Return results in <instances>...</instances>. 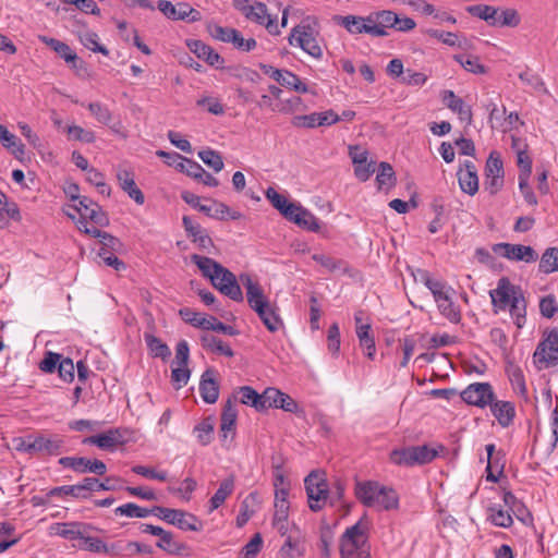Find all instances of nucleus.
Masks as SVG:
<instances>
[{"mask_svg":"<svg viewBox=\"0 0 558 558\" xmlns=\"http://www.w3.org/2000/svg\"><path fill=\"white\" fill-rule=\"evenodd\" d=\"M493 312L508 310L515 326L520 329L526 322V300L520 286L511 283L508 277H501L496 289L489 291Z\"/></svg>","mask_w":558,"mask_h":558,"instance_id":"nucleus-1","label":"nucleus"},{"mask_svg":"<svg viewBox=\"0 0 558 558\" xmlns=\"http://www.w3.org/2000/svg\"><path fill=\"white\" fill-rule=\"evenodd\" d=\"M191 260L197 266L202 275L208 278L211 284L222 294L236 302L243 301L241 287L233 272L210 257L193 254Z\"/></svg>","mask_w":558,"mask_h":558,"instance_id":"nucleus-2","label":"nucleus"},{"mask_svg":"<svg viewBox=\"0 0 558 558\" xmlns=\"http://www.w3.org/2000/svg\"><path fill=\"white\" fill-rule=\"evenodd\" d=\"M355 496L366 507L392 510L399 507L397 492L375 481L356 482Z\"/></svg>","mask_w":558,"mask_h":558,"instance_id":"nucleus-3","label":"nucleus"},{"mask_svg":"<svg viewBox=\"0 0 558 558\" xmlns=\"http://www.w3.org/2000/svg\"><path fill=\"white\" fill-rule=\"evenodd\" d=\"M444 450V446L430 447L428 445L410 446L401 449H395L390 459L398 465L413 466L432 462Z\"/></svg>","mask_w":558,"mask_h":558,"instance_id":"nucleus-4","label":"nucleus"},{"mask_svg":"<svg viewBox=\"0 0 558 558\" xmlns=\"http://www.w3.org/2000/svg\"><path fill=\"white\" fill-rule=\"evenodd\" d=\"M233 7L248 21L265 26L270 34H279L277 19L268 13L265 3L258 1L251 3L250 0H233Z\"/></svg>","mask_w":558,"mask_h":558,"instance_id":"nucleus-5","label":"nucleus"},{"mask_svg":"<svg viewBox=\"0 0 558 558\" xmlns=\"http://www.w3.org/2000/svg\"><path fill=\"white\" fill-rule=\"evenodd\" d=\"M73 209L80 214L77 227L81 232H84L85 228L107 227L109 225L107 214L96 202L87 196H82L80 203L75 204Z\"/></svg>","mask_w":558,"mask_h":558,"instance_id":"nucleus-6","label":"nucleus"},{"mask_svg":"<svg viewBox=\"0 0 558 558\" xmlns=\"http://www.w3.org/2000/svg\"><path fill=\"white\" fill-rule=\"evenodd\" d=\"M368 524L363 520L348 527L340 537V555L342 558H351L365 547L367 543Z\"/></svg>","mask_w":558,"mask_h":558,"instance_id":"nucleus-7","label":"nucleus"},{"mask_svg":"<svg viewBox=\"0 0 558 558\" xmlns=\"http://www.w3.org/2000/svg\"><path fill=\"white\" fill-rule=\"evenodd\" d=\"M154 515L160 520L175 525L183 531H201L203 527L202 522L198 518L190 512L181 509H171L161 506L153 507Z\"/></svg>","mask_w":558,"mask_h":558,"instance_id":"nucleus-8","label":"nucleus"},{"mask_svg":"<svg viewBox=\"0 0 558 558\" xmlns=\"http://www.w3.org/2000/svg\"><path fill=\"white\" fill-rule=\"evenodd\" d=\"M289 44L302 48L315 59L323 57V48L316 38L314 28L310 24L301 23L293 27L289 36Z\"/></svg>","mask_w":558,"mask_h":558,"instance_id":"nucleus-9","label":"nucleus"},{"mask_svg":"<svg viewBox=\"0 0 558 558\" xmlns=\"http://www.w3.org/2000/svg\"><path fill=\"white\" fill-rule=\"evenodd\" d=\"M533 357L538 369L556 366L558 364L557 329L550 330L547 337L538 343Z\"/></svg>","mask_w":558,"mask_h":558,"instance_id":"nucleus-10","label":"nucleus"},{"mask_svg":"<svg viewBox=\"0 0 558 558\" xmlns=\"http://www.w3.org/2000/svg\"><path fill=\"white\" fill-rule=\"evenodd\" d=\"M308 506L312 511H319L328 497V485L318 472L310 473L304 480Z\"/></svg>","mask_w":558,"mask_h":558,"instance_id":"nucleus-11","label":"nucleus"},{"mask_svg":"<svg viewBox=\"0 0 558 558\" xmlns=\"http://www.w3.org/2000/svg\"><path fill=\"white\" fill-rule=\"evenodd\" d=\"M492 251L509 260L534 263L538 255L532 246L511 243H496L492 246Z\"/></svg>","mask_w":558,"mask_h":558,"instance_id":"nucleus-12","label":"nucleus"},{"mask_svg":"<svg viewBox=\"0 0 558 558\" xmlns=\"http://www.w3.org/2000/svg\"><path fill=\"white\" fill-rule=\"evenodd\" d=\"M58 463L63 468L73 470L76 473H93L96 475H105L107 465L98 459H88L85 457H62Z\"/></svg>","mask_w":558,"mask_h":558,"instance_id":"nucleus-13","label":"nucleus"},{"mask_svg":"<svg viewBox=\"0 0 558 558\" xmlns=\"http://www.w3.org/2000/svg\"><path fill=\"white\" fill-rule=\"evenodd\" d=\"M461 398L469 404L485 408L494 401L495 393L490 384L474 383L461 392Z\"/></svg>","mask_w":558,"mask_h":558,"instance_id":"nucleus-14","label":"nucleus"},{"mask_svg":"<svg viewBox=\"0 0 558 558\" xmlns=\"http://www.w3.org/2000/svg\"><path fill=\"white\" fill-rule=\"evenodd\" d=\"M157 8L166 17L170 20H187L189 22H198L202 20L201 12L193 9L187 3H178L174 5L168 0H159Z\"/></svg>","mask_w":558,"mask_h":558,"instance_id":"nucleus-15","label":"nucleus"},{"mask_svg":"<svg viewBox=\"0 0 558 558\" xmlns=\"http://www.w3.org/2000/svg\"><path fill=\"white\" fill-rule=\"evenodd\" d=\"M260 70L269 75L272 80L278 82L281 86L293 89L298 93L305 94L308 92V87L303 83L298 75L288 71L279 70L268 64H260Z\"/></svg>","mask_w":558,"mask_h":558,"instance_id":"nucleus-16","label":"nucleus"},{"mask_svg":"<svg viewBox=\"0 0 558 558\" xmlns=\"http://www.w3.org/2000/svg\"><path fill=\"white\" fill-rule=\"evenodd\" d=\"M182 223L186 235L191 241L197 244L199 250L210 254L211 250L215 248V245L207 230L199 223L195 222L190 216H184L182 218Z\"/></svg>","mask_w":558,"mask_h":558,"instance_id":"nucleus-17","label":"nucleus"},{"mask_svg":"<svg viewBox=\"0 0 558 558\" xmlns=\"http://www.w3.org/2000/svg\"><path fill=\"white\" fill-rule=\"evenodd\" d=\"M84 233L99 239L100 248L98 251V256H106L109 254H121L124 250L123 243L112 234L101 231L99 228L92 227L85 228Z\"/></svg>","mask_w":558,"mask_h":558,"instance_id":"nucleus-18","label":"nucleus"},{"mask_svg":"<svg viewBox=\"0 0 558 558\" xmlns=\"http://www.w3.org/2000/svg\"><path fill=\"white\" fill-rule=\"evenodd\" d=\"M84 445H95L102 450H114L125 442L124 432L121 428H111L105 433L86 437Z\"/></svg>","mask_w":558,"mask_h":558,"instance_id":"nucleus-19","label":"nucleus"},{"mask_svg":"<svg viewBox=\"0 0 558 558\" xmlns=\"http://www.w3.org/2000/svg\"><path fill=\"white\" fill-rule=\"evenodd\" d=\"M337 123V112L332 109L323 112H312L304 116H295L292 124L295 128L313 129L316 126L332 125Z\"/></svg>","mask_w":558,"mask_h":558,"instance_id":"nucleus-20","label":"nucleus"},{"mask_svg":"<svg viewBox=\"0 0 558 558\" xmlns=\"http://www.w3.org/2000/svg\"><path fill=\"white\" fill-rule=\"evenodd\" d=\"M181 197L186 204H189L193 208L198 209L199 211L204 213L206 216L210 218L226 220V214H229V206L221 202L214 201L215 213H211V207L201 204V198L197 195L184 191L181 193Z\"/></svg>","mask_w":558,"mask_h":558,"instance_id":"nucleus-21","label":"nucleus"},{"mask_svg":"<svg viewBox=\"0 0 558 558\" xmlns=\"http://www.w3.org/2000/svg\"><path fill=\"white\" fill-rule=\"evenodd\" d=\"M263 399L265 402V410L276 408L291 413L298 410L296 402L289 395L276 388H267L263 392Z\"/></svg>","mask_w":558,"mask_h":558,"instance_id":"nucleus-22","label":"nucleus"},{"mask_svg":"<svg viewBox=\"0 0 558 558\" xmlns=\"http://www.w3.org/2000/svg\"><path fill=\"white\" fill-rule=\"evenodd\" d=\"M64 446L63 438L56 434H38L35 436V454L58 456Z\"/></svg>","mask_w":558,"mask_h":558,"instance_id":"nucleus-23","label":"nucleus"},{"mask_svg":"<svg viewBox=\"0 0 558 558\" xmlns=\"http://www.w3.org/2000/svg\"><path fill=\"white\" fill-rule=\"evenodd\" d=\"M239 279L246 290V300L252 310H257L262 304L269 302L267 296L264 294L260 284L254 281L251 275L241 274Z\"/></svg>","mask_w":558,"mask_h":558,"instance_id":"nucleus-24","label":"nucleus"},{"mask_svg":"<svg viewBox=\"0 0 558 558\" xmlns=\"http://www.w3.org/2000/svg\"><path fill=\"white\" fill-rule=\"evenodd\" d=\"M39 40L53 49L72 69L77 70L83 66L84 62L68 44L47 36H39Z\"/></svg>","mask_w":558,"mask_h":558,"instance_id":"nucleus-25","label":"nucleus"},{"mask_svg":"<svg viewBox=\"0 0 558 558\" xmlns=\"http://www.w3.org/2000/svg\"><path fill=\"white\" fill-rule=\"evenodd\" d=\"M51 533L69 541L81 539L85 530H96L93 525L84 522H61L51 527Z\"/></svg>","mask_w":558,"mask_h":558,"instance_id":"nucleus-26","label":"nucleus"},{"mask_svg":"<svg viewBox=\"0 0 558 558\" xmlns=\"http://www.w3.org/2000/svg\"><path fill=\"white\" fill-rule=\"evenodd\" d=\"M187 47L194 54L197 56V58L203 59L210 66L216 69H221L223 66L225 59L210 46L204 44L202 40H190L187 43Z\"/></svg>","mask_w":558,"mask_h":558,"instance_id":"nucleus-27","label":"nucleus"},{"mask_svg":"<svg viewBox=\"0 0 558 558\" xmlns=\"http://www.w3.org/2000/svg\"><path fill=\"white\" fill-rule=\"evenodd\" d=\"M157 155L163 158H173L175 163V169L186 173L189 177L193 179H198L202 174H204V168L196 161L185 158L178 153H166L163 150H158Z\"/></svg>","mask_w":558,"mask_h":558,"instance_id":"nucleus-28","label":"nucleus"},{"mask_svg":"<svg viewBox=\"0 0 558 558\" xmlns=\"http://www.w3.org/2000/svg\"><path fill=\"white\" fill-rule=\"evenodd\" d=\"M441 99L444 104L459 116L461 121L468 124L472 122V109L462 98L458 97L452 90H444Z\"/></svg>","mask_w":558,"mask_h":558,"instance_id":"nucleus-29","label":"nucleus"},{"mask_svg":"<svg viewBox=\"0 0 558 558\" xmlns=\"http://www.w3.org/2000/svg\"><path fill=\"white\" fill-rule=\"evenodd\" d=\"M289 216L290 217L287 219L294 222L302 229L317 232L320 228L319 220L310 210L302 207L300 204L295 205V208H293L292 214Z\"/></svg>","mask_w":558,"mask_h":558,"instance_id":"nucleus-30","label":"nucleus"},{"mask_svg":"<svg viewBox=\"0 0 558 558\" xmlns=\"http://www.w3.org/2000/svg\"><path fill=\"white\" fill-rule=\"evenodd\" d=\"M489 408L501 427H509L513 423L515 416V408L512 402L494 399V401H492L489 404Z\"/></svg>","mask_w":558,"mask_h":558,"instance_id":"nucleus-31","label":"nucleus"},{"mask_svg":"<svg viewBox=\"0 0 558 558\" xmlns=\"http://www.w3.org/2000/svg\"><path fill=\"white\" fill-rule=\"evenodd\" d=\"M215 372L213 369H206L201 377L199 381V393L202 399L209 404L215 403L219 397V386L214 378Z\"/></svg>","mask_w":558,"mask_h":558,"instance_id":"nucleus-32","label":"nucleus"},{"mask_svg":"<svg viewBox=\"0 0 558 558\" xmlns=\"http://www.w3.org/2000/svg\"><path fill=\"white\" fill-rule=\"evenodd\" d=\"M464 167V170L458 172L459 185L464 193L474 195L478 191L476 168L474 163L469 160L465 161Z\"/></svg>","mask_w":558,"mask_h":558,"instance_id":"nucleus-33","label":"nucleus"},{"mask_svg":"<svg viewBox=\"0 0 558 558\" xmlns=\"http://www.w3.org/2000/svg\"><path fill=\"white\" fill-rule=\"evenodd\" d=\"M253 311L258 315L270 332H276L283 326L282 319L277 313V308L270 302L264 303L259 308Z\"/></svg>","mask_w":558,"mask_h":558,"instance_id":"nucleus-34","label":"nucleus"},{"mask_svg":"<svg viewBox=\"0 0 558 558\" xmlns=\"http://www.w3.org/2000/svg\"><path fill=\"white\" fill-rule=\"evenodd\" d=\"M120 187L136 202L142 205L145 202L143 192L137 187L133 174L128 170H120L117 174Z\"/></svg>","mask_w":558,"mask_h":558,"instance_id":"nucleus-35","label":"nucleus"},{"mask_svg":"<svg viewBox=\"0 0 558 558\" xmlns=\"http://www.w3.org/2000/svg\"><path fill=\"white\" fill-rule=\"evenodd\" d=\"M231 399L234 403L240 401L243 404L254 407L257 411L265 410L263 393L258 395L257 391L250 386L240 387Z\"/></svg>","mask_w":558,"mask_h":558,"instance_id":"nucleus-36","label":"nucleus"},{"mask_svg":"<svg viewBox=\"0 0 558 558\" xmlns=\"http://www.w3.org/2000/svg\"><path fill=\"white\" fill-rule=\"evenodd\" d=\"M156 546L166 553L173 556H187L189 555V546L184 543H181L174 538L173 533L166 531L159 541L156 543Z\"/></svg>","mask_w":558,"mask_h":558,"instance_id":"nucleus-37","label":"nucleus"},{"mask_svg":"<svg viewBox=\"0 0 558 558\" xmlns=\"http://www.w3.org/2000/svg\"><path fill=\"white\" fill-rule=\"evenodd\" d=\"M333 22L345 28L352 35L365 34V31H374L373 28H368L365 26L363 16L357 15H335L332 17Z\"/></svg>","mask_w":558,"mask_h":558,"instance_id":"nucleus-38","label":"nucleus"},{"mask_svg":"<svg viewBox=\"0 0 558 558\" xmlns=\"http://www.w3.org/2000/svg\"><path fill=\"white\" fill-rule=\"evenodd\" d=\"M234 477L229 476L220 482L219 488L214 494V496L210 498V506L209 511H214L218 509L220 506H222L226 501V499L232 495L234 490Z\"/></svg>","mask_w":558,"mask_h":558,"instance_id":"nucleus-39","label":"nucleus"},{"mask_svg":"<svg viewBox=\"0 0 558 558\" xmlns=\"http://www.w3.org/2000/svg\"><path fill=\"white\" fill-rule=\"evenodd\" d=\"M266 198L271 205L287 219L295 208L296 203H289L287 197L279 194L274 187H268L265 192Z\"/></svg>","mask_w":558,"mask_h":558,"instance_id":"nucleus-40","label":"nucleus"},{"mask_svg":"<svg viewBox=\"0 0 558 558\" xmlns=\"http://www.w3.org/2000/svg\"><path fill=\"white\" fill-rule=\"evenodd\" d=\"M120 481V478L113 476H108L104 481H99L96 477H84L83 488L88 495L90 492L116 490L118 488L116 483Z\"/></svg>","mask_w":558,"mask_h":558,"instance_id":"nucleus-41","label":"nucleus"},{"mask_svg":"<svg viewBox=\"0 0 558 558\" xmlns=\"http://www.w3.org/2000/svg\"><path fill=\"white\" fill-rule=\"evenodd\" d=\"M238 412L235 409V404L231 398L227 400L223 405L221 413V424L220 429L226 438L229 432L234 430L235 422H236Z\"/></svg>","mask_w":558,"mask_h":558,"instance_id":"nucleus-42","label":"nucleus"},{"mask_svg":"<svg viewBox=\"0 0 558 558\" xmlns=\"http://www.w3.org/2000/svg\"><path fill=\"white\" fill-rule=\"evenodd\" d=\"M0 142L1 144L9 149L16 158L24 155V144L11 133L7 126L0 124Z\"/></svg>","mask_w":558,"mask_h":558,"instance_id":"nucleus-43","label":"nucleus"},{"mask_svg":"<svg viewBox=\"0 0 558 558\" xmlns=\"http://www.w3.org/2000/svg\"><path fill=\"white\" fill-rule=\"evenodd\" d=\"M304 542L300 537L289 535L280 548L283 558H299L304 555Z\"/></svg>","mask_w":558,"mask_h":558,"instance_id":"nucleus-44","label":"nucleus"},{"mask_svg":"<svg viewBox=\"0 0 558 558\" xmlns=\"http://www.w3.org/2000/svg\"><path fill=\"white\" fill-rule=\"evenodd\" d=\"M377 175L376 182L378 187L381 189L384 186L392 187L396 185L397 178L392 166L389 162L381 161L376 167Z\"/></svg>","mask_w":558,"mask_h":558,"instance_id":"nucleus-45","label":"nucleus"},{"mask_svg":"<svg viewBox=\"0 0 558 558\" xmlns=\"http://www.w3.org/2000/svg\"><path fill=\"white\" fill-rule=\"evenodd\" d=\"M202 344L205 349L210 350L215 353L222 354L228 357H232L234 355L233 350L231 347L227 343H225L221 339L218 337L211 336V335H204L201 338Z\"/></svg>","mask_w":558,"mask_h":558,"instance_id":"nucleus-46","label":"nucleus"},{"mask_svg":"<svg viewBox=\"0 0 558 558\" xmlns=\"http://www.w3.org/2000/svg\"><path fill=\"white\" fill-rule=\"evenodd\" d=\"M487 520L490 521L495 526L508 529L513 524L511 514L508 511L502 510L497 505H490L487 508Z\"/></svg>","mask_w":558,"mask_h":558,"instance_id":"nucleus-47","label":"nucleus"},{"mask_svg":"<svg viewBox=\"0 0 558 558\" xmlns=\"http://www.w3.org/2000/svg\"><path fill=\"white\" fill-rule=\"evenodd\" d=\"M116 515H124L128 518H147L150 514H154L153 508H143L136 504L128 502L121 505L114 509Z\"/></svg>","mask_w":558,"mask_h":558,"instance_id":"nucleus-48","label":"nucleus"},{"mask_svg":"<svg viewBox=\"0 0 558 558\" xmlns=\"http://www.w3.org/2000/svg\"><path fill=\"white\" fill-rule=\"evenodd\" d=\"M145 342L147 348L155 357H160L163 361L169 359L171 355L170 348L167 343L162 342L159 338L154 335L145 333Z\"/></svg>","mask_w":558,"mask_h":558,"instance_id":"nucleus-49","label":"nucleus"},{"mask_svg":"<svg viewBox=\"0 0 558 558\" xmlns=\"http://www.w3.org/2000/svg\"><path fill=\"white\" fill-rule=\"evenodd\" d=\"M47 496L48 497L72 496L74 498H82V499H86L89 497V495L84 492L83 481L76 485H64V486L54 487L48 492Z\"/></svg>","mask_w":558,"mask_h":558,"instance_id":"nucleus-50","label":"nucleus"},{"mask_svg":"<svg viewBox=\"0 0 558 558\" xmlns=\"http://www.w3.org/2000/svg\"><path fill=\"white\" fill-rule=\"evenodd\" d=\"M312 258L326 268L329 272H340L347 270V263L340 258H335L326 254H314Z\"/></svg>","mask_w":558,"mask_h":558,"instance_id":"nucleus-51","label":"nucleus"},{"mask_svg":"<svg viewBox=\"0 0 558 558\" xmlns=\"http://www.w3.org/2000/svg\"><path fill=\"white\" fill-rule=\"evenodd\" d=\"M518 166L520 168L519 187H520V191H524V187H527V180L532 172V160L529 157L526 150L519 151Z\"/></svg>","mask_w":558,"mask_h":558,"instance_id":"nucleus-52","label":"nucleus"},{"mask_svg":"<svg viewBox=\"0 0 558 558\" xmlns=\"http://www.w3.org/2000/svg\"><path fill=\"white\" fill-rule=\"evenodd\" d=\"M539 271L544 274H551L558 271V248H547L539 260Z\"/></svg>","mask_w":558,"mask_h":558,"instance_id":"nucleus-53","label":"nucleus"},{"mask_svg":"<svg viewBox=\"0 0 558 558\" xmlns=\"http://www.w3.org/2000/svg\"><path fill=\"white\" fill-rule=\"evenodd\" d=\"M194 434L202 446H207L213 440L214 423L210 417L203 420L194 427Z\"/></svg>","mask_w":558,"mask_h":558,"instance_id":"nucleus-54","label":"nucleus"},{"mask_svg":"<svg viewBox=\"0 0 558 558\" xmlns=\"http://www.w3.org/2000/svg\"><path fill=\"white\" fill-rule=\"evenodd\" d=\"M90 531L92 530L84 531V536L81 537V543L77 545V547L83 550L104 554V550H106V543L98 537L90 536Z\"/></svg>","mask_w":558,"mask_h":558,"instance_id":"nucleus-55","label":"nucleus"},{"mask_svg":"<svg viewBox=\"0 0 558 558\" xmlns=\"http://www.w3.org/2000/svg\"><path fill=\"white\" fill-rule=\"evenodd\" d=\"M508 376L513 390L520 396L526 398L527 389L522 369L519 366H512L508 371Z\"/></svg>","mask_w":558,"mask_h":558,"instance_id":"nucleus-56","label":"nucleus"},{"mask_svg":"<svg viewBox=\"0 0 558 558\" xmlns=\"http://www.w3.org/2000/svg\"><path fill=\"white\" fill-rule=\"evenodd\" d=\"M466 11L481 20H484L492 25V21H495L496 15H498V9L486 5V4H475L466 8Z\"/></svg>","mask_w":558,"mask_h":558,"instance_id":"nucleus-57","label":"nucleus"},{"mask_svg":"<svg viewBox=\"0 0 558 558\" xmlns=\"http://www.w3.org/2000/svg\"><path fill=\"white\" fill-rule=\"evenodd\" d=\"M202 161L211 168L215 172H220L223 169V160L221 155L213 149H205L198 153Z\"/></svg>","mask_w":558,"mask_h":558,"instance_id":"nucleus-58","label":"nucleus"},{"mask_svg":"<svg viewBox=\"0 0 558 558\" xmlns=\"http://www.w3.org/2000/svg\"><path fill=\"white\" fill-rule=\"evenodd\" d=\"M80 40L87 49L109 56V50L98 43V35L96 33L86 31L80 35Z\"/></svg>","mask_w":558,"mask_h":558,"instance_id":"nucleus-59","label":"nucleus"},{"mask_svg":"<svg viewBox=\"0 0 558 558\" xmlns=\"http://www.w3.org/2000/svg\"><path fill=\"white\" fill-rule=\"evenodd\" d=\"M520 23V17L518 15V12L513 9H507L498 12V15H496L495 21H492L493 26H517Z\"/></svg>","mask_w":558,"mask_h":558,"instance_id":"nucleus-60","label":"nucleus"},{"mask_svg":"<svg viewBox=\"0 0 558 558\" xmlns=\"http://www.w3.org/2000/svg\"><path fill=\"white\" fill-rule=\"evenodd\" d=\"M441 315L445 316L450 323L457 324L461 320V312L459 307L453 303L452 298L448 299L447 302L442 301L437 304Z\"/></svg>","mask_w":558,"mask_h":558,"instance_id":"nucleus-61","label":"nucleus"},{"mask_svg":"<svg viewBox=\"0 0 558 558\" xmlns=\"http://www.w3.org/2000/svg\"><path fill=\"white\" fill-rule=\"evenodd\" d=\"M88 110L97 119L98 122L105 125H110L112 121V113L107 106L95 101L88 105Z\"/></svg>","mask_w":558,"mask_h":558,"instance_id":"nucleus-62","label":"nucleus"},{"mask_svg":"<svg viewBox=\"0 0 558 558\" xmlns=\"http://www.w3.org/2000/svg\"><path fill=\"white\" fill-rule=\"evenodd\" d=\"M454 59L469 72L474 74H483L486 72L485 66L480 62L477 57L456 56Z\"/></svg>","mask_w":558,"mask_h":558,"instance_id":"nucleus-63","label":"nucleus"},{"mask_svg":"<svg viewBox=\"0 0 558 558\" xmlns=\"http://www.w3.org/2000/svg\"><path fill=\"white\" fill-rule=\"evenodd\" d=\"M263 538L259 533L254 534L251 541L241 549L240 558H254L262 549Z\"/></svg>","mask_w":558,"mask_h":558,"instance_id":"nucleus-64","label":"nucleus"}]
</instances>
